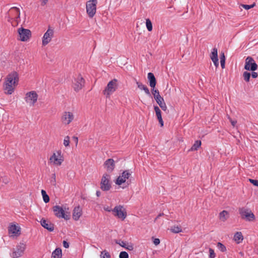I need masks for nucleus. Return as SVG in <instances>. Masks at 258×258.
Instances as JSON below:
<instances>
[{
  "instance_id": "obj_1",
  "label": "nucleus",
  "mask_w": 258,
  "mask_h": 258,
  "mask_svg": "<svg viewBox=\"0 0 258 258\" xmlns=\"http://www.w3.org/2000/svg\"><path fill=\"white\" fill-rule=\"evenodd\" d=\"M18 81L19 76L17 72L13 71L7 75L4 85V90L7 91V94L10 95L13 93L14 90L13 85H17Z\"/></svg>"
},
{
  "instance_id": "obj_2",
  "label": "nucleus",
  "mask_w": 258,
  "mask_h": 258,
  "mask_svg": "<svg viewBox=\"0 0 258 258\" xmlns=\"http://www.w3.org/2000/svg\"><path fill=\"white\" fill-rule=\"evenodd\" d=\"M20 9L17 7H12L6 14V18L13 27H16L20 21Z\"/></svg>"
},
{
  "instance_id": "obj_3",
  "label": "nucleus",
  "mask_w": 258,
  "mask_h": 258,
  "mask_svg": "<svg viewBox=\"0 0 258 258\" xmlns=\"http://www.w3.org/2000/svg\"><path fill=\"white\" fill-rule=\"evenodd\" d=\"M64 161V156L60 150L55 151L50 156L48 163L52 166H60Z\"/></svg>"
},
{
  "instance_id": "obj_4",
  "label": "nucleus",
  "mask_w": 258,
  "mask_h": 258,
  "mask_svg": "<svg viewBox=\"0 0 258 258\" xmlns=\"http://www.w3.org/2000/svg\"><path fill=\"white\" fill-rule=\"evenodd\" d=\"M52 209L54 215L57 218H62L66 220L69 219V209L66 206L56 205L53 207Z\"/></svg>"
},
{
  "instance_id": "obj_5",
  "label": "nucleus",
  "mask_w": 258,
  "mask_h": 258,
  "mask_svg": "<svg viewBox=\"0 0 258 258\" xmlns=\"http://www.w3.org/2000/svg\"><path fill=\"white\" fill-rule=\"evenodd\" d=\"M131 175V172L128 170H125L119 175L115 181L116 185L120 186V187L124 188L126 187L129 185L127 180Z\"/></svg>"
},
{
  "instance_id": "obj_6",
  "label": "nucleus",
  "mask_w": 258,
  "mask_h": 258,
  "mask_svg": "<svg viewBox=\"0 0 258 258\" xmlns=\"http://www.w3.org/2000/svg\"><path fill=\"white\" fill-rule=\"evenodd\" d=\"M8 234L10 237L15 238L21 234V228L16 222L10 223L8 227Z\"/></svg>"
},
{
  "instance_id": "obj_7",
  "label": "nucleus",
  "mask_w": 258,
  "mask_h": 258,
  "mask_svg": "<svg viewBox=\"0 0 258 258\" xmlns=\"http://www.w3.org/2000/svg\"><path fill=\"white\" fill-rule=\"evenodd\" d=\"M111 187V175L108 173L103 174L100 182V188L104 191L109 190Z\"/></svg>"
},
{
  "instance_id": "obj_8",
  "label": "nucleus",
  "mask_w": 258,
  "mask_h": 258,
  "mask_svg": "<svg viewBox=\"0 0 258 258\" xmlns=\"http://www.w3.org/2000/svg\"><path fill=\"white\" fill-rule=\"evenodd\" d=\"M26 249V244L24 243L20 242L16 245V247L13 248L11 254V257L13 258H19L23 255Z\"/></svg>"
},
{
  "instance_id": "obj_9",
  "label": "nucleus",
  "mask_w": 258,
  "mask_h": 258,
  "mask_svg": "<svg viewBox=\"0 0 258 258\" xmlns=\"http://www.w3.org/2000/svg\"><path fill=\"white\" fill-rule=\"evenodd\" d=\"M112 214L114 216L121 220H124L127 216L126 209L121 205L115 206L112 210Z\"/></svg>"
},
{
  "instance_id": "obj_10",
  "label": "nucleus",
  "mask_w": 258,
  "mask_h": 258,
  "mask_svg": "<svg viewBox=\"0 0 258 258\" xmlns=\"http://www.w3.org/2000/svg\"><path fill=\"white\" fill-rule=\"evenodd\" d=\"M117 80L115 79L109 82L103 91V94L106 95V97H109L111 94L116 91L117 88Z\"/></svg>"
},
{
  "instance_id": "obj_11",
  "label": "nucleus",
  "mask_w": 258,
  "mask_h": 258,
  "mask_svg": "<svg viewBox=\"0 0 258 258\" xmlns=\"http://www.w3.org/2000/svg\"><path fill=\"white\" fill-rule=\"evenodd\" d=\"M239 211L242 219L249 222L255 220V216L250 210L243 208L240 209Z\"/></svg>"
},
{
  "instance_id": "obj_12",
  "label": "nucleus",
  "mask_w": 258,
  "mask_h": 258,
  "mask_svg": "<svg viewBox=\"0 0 258 258\" xmlns=\"http://www.w3.org/2000/svg\"><path fill=\"white\" fill-rule=\"evenodd\" d=\"M97 4V0H89L86 3V12L91 18L96 14Z\"/></svg>"
},
{
  "instance_id": "obj_13",
  "label": "nucleus",
  "mask_w": 258,
  "mask_h": 258,
  "mask_svg": "<svg viewBox=\"0 0 258 258\" xmlns=\"http://www.w3.org/2000/svg\"><path fill=\"white\" fill-rule=\"evenodd\" d=\"M244 68L247 71H255L257 69V65L252 57L247 56L245 60Z\"/></svg>"
},
{
  "instance_id": "obj_14",
  "label": "nucleus",
  "mask_w": 258,
  "mask_h": 258,
  "mask_svg": "<svg viewBox=\"0 0 258 258\" xmlns=\"http://www.w3.org/2000/svg\"><path fill=\"white\" fill-rule=\"evenodd\" d=\"M85 80L81 75L75 78L73 83V88L76 92H78L82 89L85 85Z\"/></svg>"
},
{
  "instance_id": "obj_15",
  "label": "nucleus",
  "mask_w": 258,
  "mask_h": 258,
  "mask_svg": "<svg viewBox=\"0 0 258 258\" xmlns=\"http://www.w3.org/2000/svg\"><path fill=\"white\" fill-rule=\"evenodd\" d=\"M20 38L19 39L22 41H27L31 36L30 30L21 27L18 30Z\"/></svg>"
},
{
  "instance_id": "obj_16",
  "label": "nucleus",
  "mask_w": 258,
  "mask_h": 258,
  "mask_svg": "<svg viewBox=\"0 0 258 258\" xmlns=\"http://www.w3.org/2000/svg\"><path fill=\"white\" fill-rule=\"evenodd\" d=\"M38 95L35 91H30L27 93L25 98L26 102L29 103L31 105H34L37 100Z\"/></svg>"
},
{
  "instance_id": "obj_17",
  "label": "nucleus",
  "mask_w": 258,
  "mask_h": 258,
  "mask_svg": "<svg viewBox=\"0 0 258 258\" xmlns=\"http://www.w3.org/2000/svg\"><path fill=\"white\" fill-rule=\"evenodd\" d=\"M53 30L51 29L48 28L47 31L44 33L42 38V45L45 46L49 42H50L53 36Z\"/></svg>"
},
{
  "instance_id": "obj_18",
  "label": "nucleus",
  "mask_w": 258,
  "mask_h": 258,
  "mask_svg": "<svg viewBox=\"0 0 258 258\" xmlns=\"http://www.w3.org/2000/svg\"><path fill=\"white\" fill-rule=\"evenodd\" d=\"M74 119V115L72 112H64L61 117V121L63 124H69Z\"/></svg>"
},
{
  "instance_id": "obj_19",
  "label": "nucleus",
  "mask_w": 258,
  "mask_h": 258,
  "mask_svg": "<svg viewBox=\"0 0 258 258\" xmlns=\"http://www.w3.org/2000/svg\"><path fill=\"white\" fill-rule=\"evenodd\" d=\"M104 168L107 171L110 173L115 168L114 161L112 159H107L104 163Z\"/></svg>"
},
{
  "instance_id": "obj_20",
  "label": "nucleus",
  "mask_w": 258,
  "mask_h": 258,
  "mask_svg": "<svg viewBox=\"0 0 258 258\" xmlns=\"http://www.w3.org/2000/svg\"><path fill=\"white\" fill-rule=\"evenodd\" d=\"M83 214L82 209L80 206L76 207L73 211L72 217L75 221H78Z\"/></svg>"
},
{
  "instance_id": "obj_21",
  "label": "nucleus",
  "mask_w": 258,
  "mask_h": 258,
  "mask_svg": "<svg viewBox=\"0 0 258 258\" xmlns=\"http://www.w3.org/2000/svg\"><path fill=\"white\" fill-rule=\"evenodd\" d=\"M41 225L49 231H52L54 230L53 224L48 220L42 219L40 221Z\"/></svg>"
},
{
  "instance_id": "obj_22",
  "label": "nucleus",
  "mask_w": 258,
  "mask_h": 258,
  "mask_svg": "<svg viewBox=\"0 0 258 258\" xmlns=\"http://www.w3.org/2000/svg\"><path fill=\"white\" fill-rule=\"evenodd\" d=\"M148 79L150 87L152 88H154L156 85V80L154 75L152 73H149L148 74Z\"/></svg>"
},
{
  "instance_id": "obj_23",
  "label": "nucleus",
  "mask_w": 258,
  "mask_h": 258,
  "mask_svg": "<svg viewBox=\"0 0 258 258\" xmlns=\"http://www.w3.org/2000/svg\"><path fill=\"white\" fill-rule=\"evenodd\" d=\"M220 221L224 222L229 218V213L226 210H223L219 213L218 217Z\"/></svg>"
},
{
  "instance_id": "obj_24",
  "label": "nucleus",
  "mask_w": 258,
  "mask_h": 258,
  "mask_svg": "<svg viewBox=\"0 0 258 258\" xmlns=\"http://www.w3.org/2000/svg\"><path fill=\"white\" fill-rule=\"evenodd\" d=\"M157 99H156V101L158 104L163 110L166 111L167 110V106L163 97L160 95H159V97H158V96H157Z\"/></svg>"
},
{
  "instance_id": "obj_25",
  "label": "nucleus",
  "mask_w": 258,
  "mask_h": 258,
  "mask_svg": "<svg viewBox=\"0 0 258 258\" xmlns=\"http://www.w3.org/2000/svg\"><path fill=\"white\" fill-rule=\"evenodd\" d=\"M243 239V236L241 232H236L234 235L233 240L237 244L241 243Z\"/></svg>"
},
{
  "instance_id": "obj_26",
  "label": "nucleus",
  "mask_w": 258,
  "mask_h": 258,
  "mask_svg": "<svg viewBox=\"0 0 258 258\" xmlns=\"http://www.w3.org/2000/svg\"><path fill=\"white\" fill-rule=\"evenodd\" d=\"M115 242H116V243L119 244L120 246H121L129 250H132L134 248L132 244H127V243H126L125 242H124L123 241L116 240Z\"/></svg>"
},
{
  "instance_id": "obj_27",
  "label": "nucleus",
  "mask_w": 258,
  "mask_h": 258,
  "mask_svg": "<svg viewBox=\"0 0 258 258\" xmlns=\"http://www.w3.org/2000/svg\"><path fill=\"white\" fill-rule=\"evenodd\" d=\"M136 84L138 86V87L140 90H144L147 95L151 96L149 90L146 85H143L142 83L138 82L137 81H136Z\"/></svg>"
},
{
  "instance_id": "obj_28",
  "label": "nucleus",
  "mask_w": 258,
  "mask_h": 258,
  "mask_svg": "<svg viewBox=\"0 0 258 258\" xmlns=\"http://www.w3.org/2000/svg\"><path fill=\"white\" fill-rule=\"evenodd\" d=\"M201 145L202 143L201 141H196L191 147L188 150V152H194L197 151L201 147Z\"/></svg>"
},
{
  "instance_id": "obj_29",
  "label": "nucleus",
  "mask_w": 258,
  "mask_h": 258,
  "mask_svg": "<svg viewBox=\"0 0 258 258\" xmlns=\"http://www.w3.org/2000/svg\"><path fill=\"white\" fill-rule=\"evenodd\" d=\"M62 256L61 249L57 248L52 252V258H61Z\"/></svg>"
},
{
  "instance_id": "obj_30",
  "label": "nucleus",
  "mask_w": 258,
  "mask_h": 258,
  "mask_svg": "<svg viewBox=\"0 0 258 258\" xmlns=\"http://www.w3.org/2000/svg\"><path fill=\"white\" fill-rule=\"evenodd\" d=\"M170 231L174 233H178L182 231L181 228L180 226H173L171 227Z\"/></svg>"
},
{
  "instance_id": "obj_31",
  "label": "nucleus",
  "mask_w": 258,
  "mask_h": 258,
  "mask_svg": "<svg viewBox=\"0 0 258 258\" xmlns=\"http://www.w3.org/2000/svg\"><path fill=\"white\" fill-rule=\"evenodd\" d=\"M221 66L222 69L225 68V57L224 52H221L220 56Z\"/></svg>"
},
{
  "instance_id": "obj_32",
  "label": "nucleus",
  "mask_w": 258,
  "mask_h": 258,
  "mask_svg": "<svg viewBox=\"0 0 258 258\" xmlns=\"http://www.w3.org/2000/svg\"><path fill=\"white\" fill-rule=\"evenodd\" d=\"M218 57V50L217 48L214 47L213 48L211 53L210 54V58L211 59H215Z\"/></svg>"
},
{
  "instance_id": "obj_33",
  "label": "nucleus",
  "mask_w": 258,
  "mask_h": 258,
  "mask_svg": "<svg viewBox=\"0 0 258 258\" xmlns=\"http://www.w3.org/2000/svg\"><path fill=\"white\" fill-rule=\"evenodd\" d=\"M41 194H42V196L43 197V200L44 202L45 203H48L49 201V197L47 195L46 191L43 189L41 190Z\"/></svg>"
},
{
  "instance_id": "obj_34",
  "label": "nucleus",
  "mask_w": 258,
  "mask_h": 258,
  "mask_svg": "<svg viewBox=\"0 0 258 258\" xmlns=\"http://www.w3.org/2000/svg\"><path fill=\"white\" fill-rule=\"evenodd\" d=\"M146 25L147 30L149 31H151L153 29L152 23L149 19H147L146 20Z\"/></svg>"
},
{
  "instance_id": "obj_35",
  "label": "nucleus",
  "mask_w": 258,
  "mask_h": 258,
  "mask_svg": "<svg viewBox=\"0 0 258 258\" xmlns=\"http://www.w3.org/2000/svg\"><path fill=\"white\" fill-rule=\"evenodd\" d=\"M250 76V73L247 71H245L243 73V79L246 82H248L249 81Z\"/></svg>"
},
{
  "instance_id": "obj_36",
  "label": "nucleus",
  "mask_w": 258,
  "mask_h": 258,
  "mask_svg": "<svg viewBox=\"0 0 258 258\" xmlns=\"http://www.w3.org/2000/svg\"><path fill=\"white\" fill-rule=\"evenodd\" d=\"M100 256L101 258H111L110 254L106 250L101 251Z\"/></svg>"
},
{
  "instance_id": "obj_37",
  "label": "nucleus",
  "mask_w": 258,
  "mask_h": 258,
  "mask_svg": "<svg viewBox=\"0 0 258 258\" xmlns=\"http://www.w3.org/2000/svg\"><path fill=\"white\" fill-rule=\"evenodd\" d=\"M154 110L156 112V114L157 118L162 117L161 111L160 108L157 106H154Z\"/></svg>"
},
{
  "instance_id": "obj_38",
  "label": "nucleus",
  "mask_w": 258,
  "mask_h": 258,
  "mask_svg": "<svg viewBox=\"0 0 258 258\" xmlns=\"http://www.w3.org/2000/svg\"><path fill=\"white\" fill-rule=\"evenodd\" d=\"M217 247L222 252H224L226 250L225 246L220 242L218 243Z\"/></svg>"
},
{
  "instance_id": "obj_39",
  "label": "nucleus",
  "mask_w": 258,
  "mask_h": 258,
  "mask_svg": "<svg viewBox=\"0 0 258 258\" xmlns=\"http://www.w3.org/2000/svg\"><path fill=\"white\" fill-rule=\"evenodd\" d=\"M152 93L153 95H154V97L155 100H156V99H157V95H158V97H159V95H160L159 94V91L157 89H155L154 88L152 89Z\"/></svg>"
},
{
  "instance_id": "obj_40",
  "label": "nucleus",
  "mask_w": 258,
  "mask_h": 258,
  "mask_svg": "<svg viewBox=\"0 0 258 258\" xmlns=\"http://www.w3.org/2000/svg\"><path fill=\"white\" fill-rule=\"evenodd\" d=\"M63 145L65 147H68L70 145V137L66 136L63 140Z\"/></svg>"
},
{
  "instance_id": "obj_41",
  "label": "nucleus",
  "mask_w": 258,
  "mask_h": 258,
  "mask_svg": "<svg viewBox=\"0 0 258 258\" xmlns=\"http://www.w3.org/2000/svg\"><path fill=\"white\" fill-rule=\"evenodd\" d=\"M119 258H128V255L125 251H122L119 254Z\"/></svg>"
},
{
  "instance_id": "obj_42",
  "label": "nucleus",
  "mask_w": 258,
  "mask_h": 258,
  "mask_svg": "<svg viewBox=\"0 0 258 258\" xmlns=\"http://www.w3.org/2000/svg\"><path fill=\"white\" fill-rule=\"evenodd\" d=\"M243 8H244L246 10H249L252 8H253L255 6V4L253 3L252 5H241Z\"/></svg>"
},
{
  "instance_id": "obj_43",
  "label": "nucleus",
  "mask_w": 258,
  "mask_h": 258,
  "mask_svg": "<svg viewBox=\"0 0 258 258\" xmlns=\"http://www.w3.org/2000/svg\"><path fill=\"white\" fill-rule=\"evenodd\" d=\"M209 253H210V255H209L210 258H214L215 257V253L214 250L213 249L210 248Z\"/></svg>"
},
{
  "instance_id": "obj_44",
  "label": "nucleus",
  "mask_w": 258,
  "mask_h": 258,
  "mask_svg": "<svg viewBox=\"0 0 258 258\" xmlns=\"http://www.w3.org/2000/svg\"><path fill=\"white\" fill-rule=\"evenodd\" d=\"M249 182L255 186H258V180L252 179H249Z\"/></svg>"
},
{
  "instance_id": "obj_45",
  "label": "nucleus",
  "mask_w": 258,
  "mask_h": 258,
  "mask_svg": "<svg viewBox=\"0 0 258 258\" xmlns=\"http://www.w3.org/2000/svg\"><path fill=\"white\" fill-rule=\"evenodd\" d=\"M153 243L155 245H158L160 244V240L159 238H153Z\"/></svg>"
},
{
  "instance_id": "obj_46",
  "label": "nucleus",
  "mask_w": 258,
  "mask_h": 258,
  "mask_svg": "<svg viewBox=\"0 0 258 258\" xmlns=\"http://www.w3.org/2000/svg\"><path fill=\"white\" fill-rule=\"evenodd\" d=\"M212 60L213 61L215 66L217 68L219 66V61H218V58H216L215 59H212Z\"/></svg>"
},
{
  "instance_id": "obj_47",
  "label": "nucleus",
  "mask_w": 258,
  "mask_h": 258,
  "mask_svg": "<svg viewBox=\"0 0 258 258\" xmlns=\"http://www.w3.org/2000/svg\"><path fill=\"white\" fill-rule=\"evenodd\" d=\"M212 60L213 61L215 66L217 68L219 66V61H218V58H216L215 59H212Z\"/></svg>"
},
{
  "instance_id": "obj_48",
  "label": "nucleus",
  "mask_w": 258,
  "mask_h": 258,
  "mask_svg": "<svg viewBox=\"0 0 258 258\" xmlns=\"http://www.w3.org/2000/svg\"><path fill=\"white\" fill-rule=\"evenodd\" d=\"M1 178H2L3 181L5 183L7 184L9 182V180L8 178L6 176L5 177H1Z\"/></svg>"
},
{
  "instance_id": "obj_49",
  "label": "nucleus",
  "mask_w": 258,
  "mask_h": 258,
  "mask_svg": "<svg viewBox=\"0 0 258 258\" xmlns=\"http://www.w3.org/2000/svg\"><path fill=\"white\" fill-rule=\"evenodd\" d=\"M103 209L106 211H107V212H111V211L112 212V210L113 209H112L110 207L105 206V207H104Z\"/></svg>"
},
{
  "instance_id": "obj_50",
  "label": "nucleus",
  "mask_w": 258,
  "mask_h": 258,
  "mask_svg": "<svg viewBox=\"0 0 258 258\" xmlns=\"http://www.w3.org/2000/svg\"><path fill=\"white\" fill-rule=\"evenodd\" d=\"M252 73H251V76L253 78H256L257 77V73L255 72L254 71H252Z\"/></svg>"
},
{
  "instance_id": "obj_51",
  "label": "nucleus",
  "mask_w": 258,
  "mask_h": 258,
  "mask_svg": "<svg viewBox=\"0 0 258 258\" xmlns=\"http://www.w3.org/2000/svg\"><path fill=\"white\" fill-rule=\"evenodd\" d=\"M72 140L74 141L76 144V146L77 145L78 143V138L77 137H73Z\"/></svg>"
},
{
  "instance_id": "obj_52",
  "label": "nucleus",
  "mask_w": 258,
  "mask_h": 258,
  "mask_svg": "<svg viewBox=\"0 0 258 258\" xmlns=\"http://www.w3.org/2000/svg\"><path fill=\"white\" fill-rule=\"evenodd\" d=\"M228 118H229V119L230 121L231 122V123L232 124V125L233 126H235V124L236 123L237 121H235V120H232V119H231V118H230L229 117H228Z\"/></svg>"
},
{
  "instance_id": "obj_53",
  "label": "nucleus",
  "mask_w": 258,
  "mask_h": 258,
  "mask_svg": "<svg viewBox=\"0 0 258 258\" xmlns=\"http://www.w3.org/2000/svg\"><path fill=\"white\" fill-rule=\"evenodd\" d=\"M63 245L65 248H69V243L64 240L63 241Z\"/></svg>"
},
{
  "instance_id": "obj_54",
  "label": "nucleus",
  "mask_w": 258,
  "mask_h": 258,
  "mask_svg": "<svg viewBox=\"0 0 258 258\" xmlns=\"http://www.w3.org/2000/svg\"><path fill=\"white\" fill-rule=\"evenodd\" d=\"M159 122L161 125V126L162 127L163 126V121L162 120V117L158 118Z\"/></svg>"
},
{
  "instance_id": "obj_55",
  "label": "nucleus",
  "mask_w": 258,
  "mask_h": 258,
  "mask_svg": "<svg viewBox=\"0 0 258 258\" xmlns=\"http://www.w3.org/2000/svg\"><path fill=\"white\" fill-rule=\"evenodd\" d=\"M48 1V0H41V6H45L47 4Z\"/></svg>"
},
{
  "instance_id": "obj_56",
  "label": "nucleus",
  "mask_w": 258,
  "mask_h": 258,
  "mask_svg": "<svg viewBox=\"0 0 258 258\" xmlns=\"http://www.w3.org/2000/svg\"><path fill=\"white\" fill-rule=\"evenodd\" d=\"M52 178H53L54 181H55V174H53L52 175Z\"/></svg>"
},
{
  "instance_id": "obj_57",
  "label": "nucleus",
  "mask_w": 258,
  "mask_h": 258,
  "mask_svg": "<svg viewBox=\"0 0 258 258\" xmlns=\"http://www.w3.org/2000/svg\"><path fill=\"white\" fill-rule=\"evenodd\" d=\"M96 194H97V196L98 197H99V195H100V192L97 191V193H96Z\"/></svg>"
},
{
  "instance_id": "obj_58",
  "label": "nucleus",
  "mask_w": 258,
  "mask_h": 258,
  "mask_svg": "<svg viewBox=\"0 0 258 258\" xmlns=\"http://www.w3.org/2000/svg\"><path fill=\"white\" fill-rule=\"evenodd\" d=\"M162 215V214H159V215L158 216H161Z\"/></svg>"
}]
</instances>
